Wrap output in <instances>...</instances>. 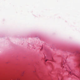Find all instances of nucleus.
Segmentation results:
<instances>
[{
  "label": "nucleus",
  "mask_w": 80,
  "mask_h": 80,
  "mask_svg": "<svg viewBox=\"0 0 80 80\" xmlns=\"http://www.w3.org/2000/svg\"><path fill=\"white\" fill-rule=\"evenodd\" d=\"M64 65L62 63L61 64V67L62 68H64Z\"/></svg>",
  "instance_id": "nucleus-1"
},
{
  "label": "nucleus",
  "mask_w": 80,
  "mask_h": 80,
  "mask_svg": "<svg viewBox=\"0 0 80 80\" xmlns=\"http://www.w3.org/2000/svg\"><path fill=\"white\" fill-rule=\"evenodd\" d=\"M68 72L69 73V74L70 75H72L73 74V72H72L71 71H70Z\"/></svg>",
  "instance_id": "nucleus-2"
},
{
  "label": "nucleus",
  "mask_w": 80,
  "mask_h": 80,
  "mask_svg": "<svg viewBox=\"0 0 80 80\" xmlns=\"http://www.w3.org/2000/svg\"><path fill=\"white\" fill-rule=\"evenodd\" d=\"M47 61H48V60H46L45 62H47Z\"/></svg>",
  "instance_id": "nucleus-3"
},
{
  "label": "nucleus",
  "mask_w": 80,
  "mask_h": 80,
  "mask_svg": "<svg viewBox=\"0 0 80 80\" xmlns=\"http://www.w3.org/2000/svg\"><path fill=\"white\" fill-rule=\"evenodd\" d=\"M78 78H80V77H78Z\"/></svg>",
  "instance_id": "nucleus-4"
}]
</instances>
